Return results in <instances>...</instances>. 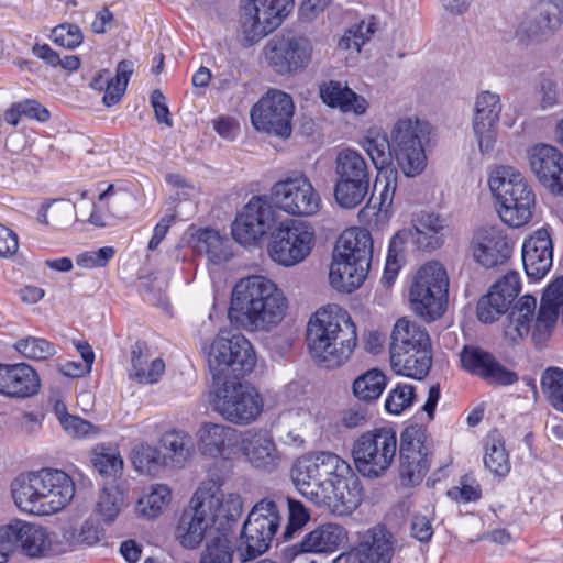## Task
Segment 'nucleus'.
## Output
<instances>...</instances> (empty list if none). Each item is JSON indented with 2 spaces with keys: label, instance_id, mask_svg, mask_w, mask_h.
<instances>
[{
  "label": "nucleus",
  "instance_id": "1",
  "mask_svg": "<svg viewBox=\"0 0 563 563\" xmlns=\"http://www.w3.org/2000/svg\"><path fill=\"white\" fill-rule=\"evenodd\" d=\"M287 308L283 290L271 279L254 275L233 287L229 318L247 331H269L283 321Z\"/></svg>",
  "mask_w": 563,
  "mask_h": 563
},
{
  "label": "nucleus",
  "instance_id": "2",
  "mask_svg": "<svg viewBox=\"0 0 563 563\" xmlns=\"http://www.w3.org/2000/svg\"><path fill=\"white\" fill-rule=\"evenodd\" d=\"M307 345L311 357L327 368L343 365L357 344L356 325L338 305L318 309L307 324Z\"/></svg>",
  "mask_w": 563,
  "mask_h": 563
},
{
  "label": "nucleus",
  "instance_id": "3",
  "mask_svg": "<svg viewBox=\"0 0 563 563\" xmlns=\"http://www.w3.org/2000/svg\"><path fill=\"white\" fill-rule=\"evenodd\" d=\"M11 490L21 510L48 515L62 510L73 499L75 484L64 471L43 468L15 478Z\"/></svg>",
  "mask_w": 563,
  "mask_h": 563
},
{
  "label": "nucleus",
  "instance_id": "4",
  "mask_svg": "<svg viewBox=\"0 0 563 563\" xmlns=\"http://www.w3.org/2000/svg\"><path fill=\"white\" fill-rule=\"evenodd\" d=\"M373 255V240L366 229L351 228L339 238L330 266L331 286L341 292H352L367 277Z\"/></svg>",
  "mask_w": 563,
  "mask_h": 563
},
{
  "label": "nucleus",
  "instance_id": "5",
  "mask_svg": "<svg viewBox=\"0 0 563 563\" xmlns=\"http://www.w3.org/2000/svg\"><path fill=\"white\" fill-rule=\"evenodd\" d=\"M488 186L499 203L498 213L505 223L519 228L531 219L536 196L519 170L497 166L489 174Z\"/></svg>",
  "mask_w": 563,
  "mask_h": 563
},
{
  "label": "nucleus",
  "instance_id": "6",
  "mask_svg": "<svg viewBox=\"0 0 563 563\" xmlns=\"http://www.w3.org/2000/svg\"><path fill=\"white\" fill-rule=\"evenodd\" d=\"M255 364L254 349L240 333L220 332L210 346L208 366L214 380H239L250 374Z\"/></svg>",
  "mask_w": 563,
  "mask_h": 563
},
{
  "label": "nucleus",
  "instance_id": "7",
  "mask_svg": "<svg viewBox=\"0 0 563 563\" xmlns=\"http://www.w3.org/2000/svg\"><path fill=\"white\" fill-rule=\"evenodd\" d=\"M224 481L223 472L209 468L208 478L195 493V500L205 504V511L208 514L213 532L231 534L242 515L243 501L239 494L222 493L221 487Z\"/></svg>",
  "mask_w": 563,
  "mask_h": 563
},
{
  "label": "nucleus",
  "instance_id": "8",
  "mask_svg": "<svg viewBox=\"0 0 563 563\" xmlns=\"http://www.w3.org/2000/svg\"><path fill=\"white\" fill-rule=\"evenodd\" d=\"M397 433L390 427L363 432L352 445L356 470L368 478L383 476L391 466L397 452Z\"/></svg>",
  "mask_w": 563,
  "mask_h": 563
},
{
  "label": "nucleus",
  "instance_id": "9",
  "mask_svg": "<svg viewBox=\"0 0 563 563\" xmlns=\"http://www.w3.org/2000/svg\"><path fill=\"white\" fill-rule=\"evenodd\" d=\"M216 389L213 410L225 421L235 426H247L263 412L264 399L258 390L240 379H222Z\"/></svg>",
  "mask_w": 563,
  "mask_h": 563
},
{
  "label": "nucleus",
  "instance_id": "10",
  "mask_svg": "<svg viewBox=\"0 0 563 563\" xmlns=\"http://www.w3.org/2000/svg\"><path fill=\"white\" fill-rule=\"evenodd\" d=\"M314 243V230L309 223L288 219L271 232L267 252L275 263L292 267L311 254Z\"/></svg>",
  "mask_w": 563,
  "mask_h": 563
},
{
  "label": "nucleus",
  "instance_id": "11",
  "mask_svg": "<svg viewBox=\"0 0 563 563\" xmlns=\"http://www.w3.org/2000/svg\"><path fill=\"white\" fill-rule=\"evenodd\" d=\"M449 278L443 265L429 262L420 267L410 288V301L417 314L434 320L448 302Z\"/></svg>",
  "mask_w": 563,
  "mask_h": 563
},
{
  "label": "nucleus",
  "instance_id": "12",
  "mask_svg": "<svg viewBox=\"0 0 563 563\" xmlns=\"http://www.w3.org/2000/svg\"><path fill=\"white\" fill-rule=\"evenodd\" d=\"M280 522V506L276 501L265 498L254 505L241 531L245 545L240 553L243 562L254 560L268 550Z\"/></svg>",
  "mask_w": 563,
  "mask_h": 563
},
{
  "label": "nucleus",
  "instance_id": "13",
  "mask_svg": "<svg viewBox=\"0 0 563 563\" xmlns=\"http://www.w3.org/2000/svg\"><path fill=\"white\" fill-rule=\"evenodd\" d=\"M423 125L418 119L401 118L390 130L394 159L407 177L420 175L427 166Z\"/></svg>",
  "mask_w": 563,
  "mask_h": 563
},
{
  "label": "nucleus",
  "instance_id": "14",
  "mask_svg": "<svg viewBox=\"0 0 563 563\" xmlns=\"http://www.w3.org/2000/svg\"><path fill=\"white\" fill-rule=\"evenodd\" d=\"M296 488L317 507L338 516L350 515L362 501L361 482L318 481Z\"/></svg>",
  "mask_w": 563,
  "mask_h": 563
},
{
  "label": "nucleus",
  "instance_id": "15",
  "mask_svg": "<svg viewBox=\"0 0 563 563\" xmlns=\"http://www.w3.org/2000/svg\"><path fill=\"white\" fill-rule=\"evenodd\" d=\"M265 59L279 75H294L306 69L312 58V44L292 31L274 35L264 47Z\"/></svg>",
  "mask_w": 563,
  "mask_h": 563
},
{
  "label": "nucleus",
  "instance_id": "16",
  "mask_svg": "<svg viewBox=\"0 0 563 563\" xmlns=\"http://www.w3.org/2000/svg\"><path fill=\"white\" fill-rule=\"evenodd\" d=\"M290 476L295 486L318 481H350L352 484L360 482L350 463L330 451L313 452L298 457L291 467Z\"/></svg>",
  "mask_w": 563,
  "mask_h": 563
},
{
  "label": "nucleus",
  "instance_id": "17",
  "mask_svg": "<svg viewBox=\"0 0 563 563\" xmlns=\"http://www.w3.org/2000/svg\"><path fill=\"white\" fill-rule=\"evenodd\" d=\"M294 8V0H245L241 29L249 45L276 30Z\"/></svg>",
  "mask_w": 563,
  "mask_h": 563
},
{
  "label": "nucleus",
  "instance_id": "18",
  "mask_svg": "<svg viewBox=\"0 0 563 563\" xmlns=\"http://www.w3.org/2000/svg\"><path fill=\"white\" fill-rule=\"evenodd\" d=\"M295 106L292 98L277 89H271L251 109L253 126L261 132L288 139L292 132Z\"/></svg>",
  "mask_w": 563,
  "mask_h": 563
},
{
  "label": "nucleus",
  "instance_id": "19",
  "mask_svg": "<svg viewBox=\"0 0 563 563\" xmlns=\"http://www.w3.org/2000/svg\"><path fill=\"white\" fill-rule=\"evenodd\" d=\"M272 199L277 208L296 217L314 216L321 208L320 195L303 174L277 181Z\"/></svg>",
  "mask_w": 563,
  "mask_h": 563
},
{
  "label": "nucleus",
  "instance_id": "20",
  "mask_svg": "<svg viewBox=\"0 0 563 563\" xmlns=\"http://www.w3.org/2000/svg\"><path fill=\"white\" fill-rule=\"evenodd\" d=\"M275 213L266 199L253 197L232 223L233 239L242 245L256 243L277 225Z\"/></svg>",
  "mask_w": 563,
  "mask_h": 563
},
{
  "label": "nucleus",
  "instance_id": "21",
  "mask_svg": "<svg viewBox=\"0 0 563 563\" xmlns=\"http://www.w3.org/2000/svg\"><path fill=\"white\" fill-rule=\"evenodd\" d=\"M429 448L420 428L408 427L400 434L399 476L404 485L419 484L430 467Z\"/></svg>",
  "mask_w": 563,
  "mask_h": 563
},
{
  "label": "nucleus",
  "instance_id": "22",
  "mask_svg": "<svg viewBox=\"0 0 563 563\" xmlns=\"http://www.w3.org/2000/svg\"><path fill=\"white\" fill-rule=\"evenodd\" d=\"M503 104L498 93L483 90L475 97L472 129L482 155H490L497 142Z\"/></svg>",
  "mask_w": 563,
  "mask_h": 563
},
{
  "label": "nucleus",
  "instance_id": "23",
  "mask_svg": "<svg viewBox=\"0 0 563 563\" xmlns=\"http://www.w3.org/2000/svg\"><path fill=\"white\" fill-rule=\"evenodd\" d=\"M563 22V0H540L525 15L517 29L521 40L541 42Z\"/></svg>",
  "mask_w": 563,
  "mask_h": 563
},
{
  "label": "nucleus",
  "instance_id": "24",
  "mask_svg": "<svg viewBox=\"0 0 563 563\" xmlns=\"http://www.w3.org/2000/svg\"><path fill=\"white\" fill-rule=\"evenodd\" d=\"M462 368L489 385L510 386L519 380L516 372L504 366L493 353L465 345L460 353Z\"/></svg>",
  "mask_w": 563,
  "mask_h": 563
},
{
  "label": "nucleus",
  "instance_id": "25",
  "mask_svg": "<svg viewBox=\"0 0 563 563\" xmlns=\"http://www.w3.org/2000/svg\"><path fill=\"white\" fill-rule=\"evenodd\" d=\"M241 434L224 423L202 422L196 432L198 450L203 456L227 461L236 453Z\"/></svg>",
  "mask_w": 563,
  "mask_h": 563
},
{
  "label": "nucleus",
  "instance_id": "26",
  "mask_svg": "<svg viewBox=\"0 0 563 563\" xmlns=\"http://www.w3.org/2000/svg\"><path fill=\"white\" fill-rule=\"evenodd\" d=\"M532 173L551 194L563 196V154L549 144H537L528 151Z\"/></svg>",
  "mask_w": 563,
  "mask_h": 563
},
{
  "label": "nucleus",
  "instance_id": "27",
  "mask_svg": "<svg viewBox=\"0 0 563 563\" xmlns=\"http://www.w3.org/2000/svg\"><path fill=\"white\" fill-rule=\"evenodd\" d=\"M7 549L11 553L21 549L30 558H40L47 554L51 550V538L46 528L23 520H13L7 526H2Z\"/></svg>",
  "mask_w": 563,
  "mask_h": 563
},
{
  "label": "nucleus",
  "instance_id": "28",
  "mask_svg": "<svg viewBox=\"0 0 563 563\" xmlns=\"http://www.w3.org/2000/svg\"><path fill=\"white\" fill-rule=\"evenodd\" d=\"M512 243L497 227L479 229L473 239L475 261L486 268L505 264L511 256Z\"/></svg>",
  "mask_w": 563,
  "mask_h": 563
},
{
  "label": "nucleus",
  "instance_id": "29",
  "mask_svg": "<svg viewBox=\"0 0 563 563\" xmlns=\"http://www.w3.org/2000/svg\"><path fill=\"white\" fill-rule=\"evenodd\" d=\"M521 255L527 276L532 280L542 279L553 263V245L549 232L539 229L526 239Z\"/></svg>",
  "mask_w": 563,
  "mask_h": 563
},
{
  "label": "nucleus",
  "instance_id": "30",
  "mask_svg": "<svg viewBox=\"0 0 563 563\" xmlns=\"http://www.w3.org/2000/svg\"><path fill=\"white\" fill-rule=\"evenodd\" d=\"M239 449L254 468L272 472L279 464L276 444L265 431L249 430L242 433Z\"/></svg>",
  "mask_w": 563,
  "mask_h": 563
},
{
  "label": "nucleus",
  "instance_id": "31",
  "mask_svg": "<svg viewBox=\"0 0 563 563\" xmlns=\"http://www.w3.org/2000/svg\"><path fill=\"white\" fill-rule=\"evenodd\" d=\"M203 505L195 500L194 495L189 507L183 511L178 520L175 538L186 549H196L205 537L209 539L211 523Z\"/></svg>",
  "mask_w": 563,
  "mask_h": 563
},
{
  "label": "nucleus",
  "instance_id": "32",
  "mask_svg": "<svg viewBox=\"0 0 563 563\" xmlns=\"http://www.w3.org/2000/svg\"><path fill=\"white\" fill-rule=\"evenodd\" d=\"M41 380L36 371L26 363H0V394L12 398H27L38 393Z\"/></svg>",
  "mask_w": 563,
  "mask_h": 563
},
{
  "label": "nucleus",
  "instance_id": "33",
  "mask_svg": "<svg viewBox=\"0 0 563 563\" xmlns=\"http://www.w3.org/2000/svg\"><path fill=\"white\" fill-rule=\"evenodd\" d=\"M521 289L519 274L515 271L507 273L500 280L495 283L487 295L481 297L477 302V318L484 323H492V317L485 309L487 306L495 305L505 312L508 311L510 303L515 300Z\"/></svg>",
  "mask_w": 563,
  "mask_h": 563
},
{
  "label": "nucleus",
  "instance_id": "34",
  "mask_svg": "<svg viewBox=\"0 0 563 563\" xmlns=\"http://www.w3.org/2000/svg\"><path fill=\"white\" fill-rule=\"evenodd\" d=\"M319 93L323 103L330 108H336L343 113L363 115L368 108V102L363 96L338 80L322 82L319 86Z\"/></svg>",
  "mask_w": 563,
  "mask_h": 563
},
{
  "label": "nucleus",
  "instance_id": "35",
  "mask_svg": "<svg viewBox=\"0 0 563 563\" xmlns=\"http://www.w3.org/2000/svg\"><path fill=\"white\" fill-rule=\"evenodd\" d=\"M357 545L373 563H391L396 551L401 548L394 533L384 525L368 529Z\"/></svg>",
  "mask_w": 563,
  "mask_h": 563
},
{
  "label": "nucleus",
  "instance_id": "36",
  "mask_svg": "<svg viewBox=\"0 0 563 563\" xmlns=\"http://www.w3.org/2000/svg\"><path fill=\"white\" fill-rule=\"evenodd\" d=\"M165 372V362L153 357L151 349L144 342H136L131 351L129 377L139 384H155Z\"/></svg>",
  "mask_w": 563,
  "mask_h": 563
},
{
  "label": "nucleus",
  "instance_id": "37",
  "mask_svg": "<svg viewBox=\"0 0 563 563\" xmlns=\"http://www.w3.org/2000/svg\"><path fill=\"white\" fill-rule=\"evenodd\" d=\"M346 539V531L335 523H325L317 527L305 536L301 542L294 545L296 553L305 552H333Z\"/></svg>",
  "mask_w": 563,
  "mask_h": 563
},
{
  "label": "nucleus",
  "instance_id": "38",
  "mask_svg": "<svg viewBox=\"0 0 563 563\" xmlns=\"http://www.w3.org/2000/svg\"><path fill=\"white\" fill-rule=\"evenodd\" d=\"M432 365V353L430 347H418L413 351L407 350L390 353V366L396 374L413 379L424 378Z\"/></svg>",
  "mask_w": 563,
  "mask_h": 563
},
{
  "label": "nucleus",
  "instance_id": "39",
  "mask_svg": "<svg viewBox=\"0 0 563 563\" xmlns=\"http://www.w3.org/2000/svg\"><path fill=\"white\" fill-rule=\"evenodd\" d=\"M360 145L364 148L367 155L371 157L375 167L379 170V175L376 178L374 189H378L380 184V175L384 168L388 167L394 159L391 153V140L390 134L377 126L369 128L365 131Z\"/></svg>",
  "mask_w": 563,
  "mask_h": 563
},
{
  "label": "nucleus",
  "instance_id": "40",
  "mask_svg": "<svg viewBox=\"0 0 563 563\" xmlns=\"http://www.w3.org/2000/svg\"><path fill=\"white\" fill-rule=\"evenodd\" d=\"M430 347L431 341L429 333L417 322L405 318L399 319L394 325L390 335L389 353L401 351H413L415 349Z\"/></svg>",
  "mask_w": 563,
  "mask_h": 563
},
{
  "label": "nucleus",
  "instance_id": "41",
  "mask_svg": "<svg viewBox=\"0 0 563 563\" xmlns=\"http://www.w3.org/2000/svg\"><path fill=\"white\" fill-rule=\"evenodd\" d=\"M537 299L533 296H522L511 308L504 324L505 336L511 342L528 335L534 318Z\"/></svg>",
  "mask_w": 563,
  "mask_h": 563
},
{
  "label": "nucleus",
  "instance_id": "42",
  "mask_svg": "<svg viewBox=\"0 0 563 563\" xmlns=\"http://www.w3.org/2000/svg\"><path fill=\"white\" fill-rule=\"evenodd\" d=\"M161 446L166 451L167 465L184 467L194 456L195 444L191 435L184 431L172 429L164 432L159 439Z\"/></svg>",
  "mask_w": 563,
  "mask_h": 563
},
{
  "label": "nucleus",
  "instance_id": "43",
  "mask_svg": "<svg viewBox=\"0 0 563 563\" xmlns=\"http://www.w3.org/2000/svg\"><path fill=\"white\" fill-rule=\"evenodd\" d=\"M335 174L341 180H362L371 183L367 162L361 153L352 148L340 151L335 158Z\"/></svg>",
  "mask_w": 563,
  "mask_h": 563
},
{
  "label": "nucleus",
  "instance_id": "44",
  "mask_svg": "<svg viewBox=\"0 0 563 563\" xmlns=\"http://www.w3.org/2000/svg\"><path fill=\"white\" fill-rule=\"evenodd\" d=\"M195 249L199 253H205L212 264H222L232 256L230 241L211 229L199 232Z\"/></svg>",
  "mask_w": 563,
  "mask_h": 563
},
{
  "label": "nucleus",
  "instance_id": "45",
  "mask_svg": "<svg viewBox=\"0 0 563 563\" xmlns=\"http://www.w3.org/2000/svg\"><path fill=\"white\" fill-rule=\"evenodd\" d=\"M132 464L141 474L156 475L167 466L166 456L159 448L148 443L137 444L132 450Z\"/></svg>",
  "mask_w": 563,
  "mask_h": 563
},
{
  "label": "nucleus",
  "instance_id": "46",
  "mask_svg": "<svg viewBox=\"0 0 563 563\" xmlns=\"http://www.w3.org/2000/svg\"><path fill=\"white\" fill-rule=\"evenodd\" d=\"M386 385L385 374L377 368H373L354 380L353 394L357 399L369 404L379 398Z\"/></svg>",
  "mask_w": 563,
  "mask_h": 563
},
{
  "label": "nucleus",
  "instance_id": "47",
  "mask_svg": "<svg viewBox=\"0 0 563 563\" xmlns=\"http://www.w3.org/2000/svg\"><path fill=\"white\" fill-rule=\"evenodd\" d=\"M172 492L167 485H152L144 492L136 503V510L144 517L156 518L163 509L169 504Z\"/></svg>",
  "mask_w": 563,
  "mask_h": 563
},
{
  "label": "nucleus",
  "instance_id": "48",
  "mask_svg": "<svg viewBox=\"0 0 563 563\" xmlns=\"http://www.w3.org/2000/svg\"><path fill=\"white\" fill-rule=\"evenodd\" d=\"M205 550L200 555V563H232L233 548L230 534L209 532Z\"/></svg>",
  "mask_w": 563,
  "mask_h": 563
},
{
  "label": "nucleus",
  "instance_id": "49",
  "mask_svg": "<svg viewBox=\"0 0 563 563\" xmlns=\"http://www.w3.org/2000/svg\"><path fill=\"white\" fill-rule=\"evenodd\" d=\"M484 464L490 473L505 476L510 471V462L505 443L497 434H489L485 442Z\"/></svg>",
  "mask_w": 563,
  "mask_h": 563
},
{
  "label": "nucleus",
  "instance_id": "50",
  "mask_svg": "<svg viewBox=\"0 0 563 563\" xmlns=\"http://www.w3.org/2000/svg\"><path fill=\"white\" fill-rule=\"evenodd\" d=\"M371 183L362 180L338 179L334 187L336 202L345 209H353L360 206L369 191Z\"/></svg>",
  "mask_w": 563,
  "mask_h": 563
},
{
  "label": "nucleus",
  "instance_id": "51",
  "mask_svg": "<svg viewBox=\"0 0 563 563\" xmlns=\"http://www.w3.org/2000/svg\"><path fill=\"white\" fill-rule=\"evenodd\" d=\"M413 228L420 246L435 249L439 245L438 233L443 229V221L439 216L423 212L413 221Z\"/></svg>",
  "mask_w": 563,
  "mask_h": 563
},
{
  "label": "nucleus",
  "instance_id": "52",
  "mask_svg": "<svg viewBox=\"0 0 563 563\" xmlns=\"http://www.w3.org/2000/svg\"><path fill=\"white\" fill-rule=\"evenodd\" d=\"M133 73V64L129 60H121L117 66V75L107 85L102 102L106 107H112L117 104L123 97L130 76Z\"/></svg>",
  "mask_w": 563,
  "mask_h": 563
},
{
  "label": "nucleus",
  "instance_id": "53",
  "mask_svg": "<svg viewBox=\"0 0 563 563\" xmlns=\"http://www.w3.org/2000/svg\"><path fill=\"white\" fill-rule=\"evenodd\" d=\"M14 349L22 356L33 361H44L55 355V345L43 338L27 336L14 343Z\"/></svg>",
  "mask_w": 563,
  "mask_h": 563
},
{
  "label": "nucleus",
  "instance_id": "54",
  "mask_svg": "<svg viewBox=\"0 0 563 563\" xmlns=\"http://www.w3.org/2000/svg\"><path fill=\"white\" fill-rule=\"evenodd\" d=\"M103 537V529L91 520H86L80 527H69L64 530L63 538L70 545H88L98 543Z\"/></svg>",
  "mask_w": 563,
  "mask_h": 563
},
{
  "label": "nucleus",
  "instance_id": "55",
  "mask_svg": "<svg viewBox=\"0 0 563 563\" xmlns=\"http://www.w3.org/2000/svg\"><path fill=\"white\" fill-rule=\"evenodd\" d=\"M541 388L552 407L563 412V369H545L541 377Z\"/></svg>",
  "mask_w": 563,
  "mask_h": 563
},
{
  "label": "nucleus",
  "instance_id": "56",
  "mask_svg": "<svg viewBox=\"0 0 563 563\" xmlns=\"http://www.w3.org/2000/svg\"><path fill=\"white\" fill-rule=\"evenodd\" d=\"M123 505V495L118 487H104L98 497L96 512L109 523L119 515Z\"/></svg>",
  "mask_w": 563,
  "mask_h": 563
},
{
  "label": "nucleus",
  "instance_id": "57",
  "mask_svg": "<svg viewBox=\"0 0 563 563\" xmlns=\"http://www.w3.org/2000/svg\"><path fill=\"white\" fill-rule=\"evenodd\" d=\"M277 504L280 506V509L284 508L285 505L287 506L288 522L283 532V539L289 540L309 521L310 514L301 501L289 497Z\"/></svg>",
  "mask_w": 563,
  "mask_h": 563
},
{
  "label": "nucleus",
  "instance_id": "58",
  "mask_svg": "<svg viewBox=\"0 0 563 563\" xmlns=\"http://www.w3.org/2000/svg\"><path fill=\"white\" fill-rule=\"evenodd\" d=\"M416 398L415 387L409 384H398L391 389L385 400V409L389 413L399 415L409 408Z\"/></svg>",
  "mask_w": 563,
  "mask_h": 563
},
{
  "label": "nucleus",
  "instance_id": "59",
  "mask_svg": "<svg viewBox=\"0 0 563 563\" xmlns=\"http://www.w3.org/2000/svg\"><path fill=\"white\" fill-rule=\"evenodd\" d=\"M75 206L69 202L54 201L53 203L44 205L38 213V221L48 224V211L51 212L52 224L60 227L67 224L74 214Z\"/></svg>",
  "mask_w": 563,
  "mask_h": 563
},
{
  "label": "nucleus",
  "instance_id": "60",
  "mask_svg": "<svg viewBox=\"0 0 563 563\" xmlns=\"http://www.w3.org/2000/svg\"><path fill=\"white\" fill-rule=\"evenodd\" d=\"M404 242V234L401 232L396 233L389 242V249L383 275V282L387 285H390L395 280L400 269L398 257L402 253Z\"/></svg>",
  "mask_w": 563,
  "mask_h": 563
},
{
  "label": "nucleus",
  "instance_id": "61",
  "mask_svg": "<svg viewBox=\"0 0 563 563\" xmlns=\"http://www.w3.org/2000/svg\"><path fill=\"white\" fill-rule=\"evenodd\" d=\"M51 38L62 47L74 49L84 40L81 30L75 24H60L52 30Z\"/></svg>",
  "mask_w": 563,
  "mask_h": 563
},
{
  "label": "nucleus",
  "instance_id": "62",
  "mask_svg": "<svg viewBox=\"0 0 563 563\" xmlns=\"http://www.w3.org/2000/svg\"><path fill=\"white\" fill-rule=\"evenodd\" d=\"M92 462L95 468L104 476H117L123 468V460L119 453H96Z\"/></svg>",
  "mask_w": 563,
  "mask_h": 563
},
{
  "label": "nucleus",
  "instance_id": "63",
  "mask_svg": "<svg viewBox=\"0 0 563 563\" xmlns=\"http://www.w3.org/2000/svg\"><path fill=\"white\" fill-rule=\"evenodd\" d=\"M112 246H103L98 251L84 252L77 255V265L86 268L103 267L114 256Z\"/></svg>",
  "mask_w": 563,
  "mask_h": 563
},
{
  "label": "nucleus",
  "instance_id": "64",
  "mask_svg": "<svg viewBox=\"0 0 563 563\" xmlns=\"http://www.w3.org/2000/svg\"><path fill=\"white\" fill-rule=\"evenodd\" d=\"M409 531L410 536L421 543L430 542L434 532L430 518L420 514L411 517Z\"/></svg>",
  "mask_w": 563,
  "mask_h": 563
}]
</instances>
